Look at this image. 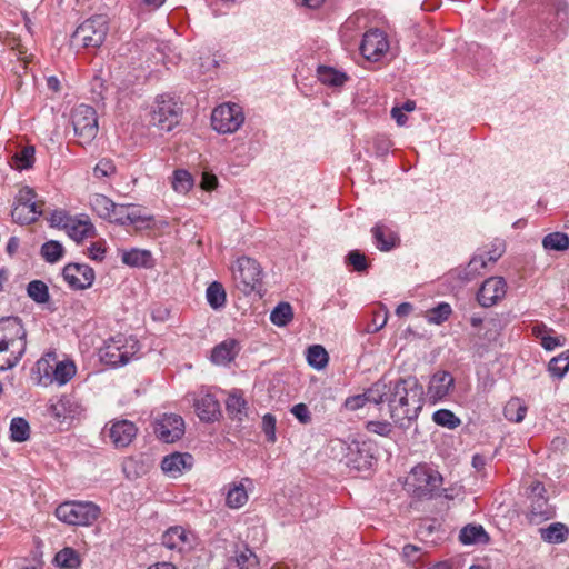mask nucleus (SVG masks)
<instances>
[{
	"label": "nucleus",
	"mask_w": 569,
	"mask_h": 569,
	"mask_svg": "<svg viewBox=\"0 0 569 569\" xmlns=\"http://www.w3.org/2000/svg\"><path fill=\"white\" fill-rule=\"evenodd\" d=\"M423 395V387L415 376L391 381V393L387 402L393 422L408 428L422 409Z\"/></svg>",
	"instance_id": "nucleus-1"
},
{
	"label": "nucleus",
	"mask_w": 569,
	"mask_h": 569,
	"mask_svg": "<svg viewBox=\"0 0 569 569\" xmlns=\"http://www.w3.org/2000/svg\"><path fill=\"white\" fill-rule=\"evenodd\" d=\"M33 372L37 376L38 385L61 387L76 376L77 367L72 360H60L57 352L50 350L36 362Z\"/></svg>",
	"instance_id": "nucleus-2"
},
{
	"label": "nucleus",
	"mask_w": 569,
	"mask_h": 569,
	"mask_svg": "<svg viewBox=\"0 0 569 569\" xmlns=\"http://www.w3.org/2000/svg\"><path fill=\"white\" fill-rule=\"evenodd\" d=\"M141 342L132 335L118 333L104 341L99 350L100 360L111 367H121L139 358Z\"/></svg>",
	"instance_id": "nucleus-3"
},
{
	"label": "nucleus",
	"mask_w": 569,
	"mask_h": 569,
	"mask_svg": "<svg viewBox=\"0 0 569 569\" xmlns=\"http://www.w3.org/2000/svg\"><path fill=\"white\" fill-rule=\"evenodd\" d=\"M442 476L427 463L415 466L405 480L406 491L418 499H432L440 496Z\"/></svg>",
	"instance_id": "nucleus-4"
},
{
	"label": "nucleus",
	"mask_w": 569,
	"mask_h": 569,
	"mask_svg": "<svg viewBox=\"0 0 569 569\" xmlns=\"http://www.w3.org/2000/svg\"><path fill=\"white\" fill-rule=\"evenodd\" d=\"M232 280L236 288L243 295H263V270L260 263L250 257L242 256L231 266Z\"/></svg>",
	"instance_id": "nucleus-5"
},
{
	"label": "nucleus",
	"mask_w": 569,
	"mask_h": 569,
	"mask_svg": "<svg viewBox=\"0 0 569 569\" xmlns=\"http://www.w3.org/2000/svg\"><path fill=\"white\" fill-rule=\"evenodd\" d=\"M44 201L39 199L34 189L22 186L18 189L12 203V220L21 226L36 222L43 212Z\"/></svg>",
	"instance_id": "nucleus-6"
},
{
	"label": "nucleus",
	"mask_w": 569,
	"mask_h": 569,
	"mask_svg": "<svg viewBox=\"0 0 569 569\" xmlns=\"http://www.w3.org/2000/svg\"><path fill=\"white\" fill-rule=\"evenodd\" d=\"M182 106L170 94L156 98L149 112V124L169 132L180 122Z\"/></svg>",
	"instance_id": "nucleus-7"
},
{
	"label": "nucleus",
	"mask_w": 569,
	"mask_h": 569,
	"mask_svg": "<svg viewBox=\"0 0 569 569\" xmlns=\"http://www.w3.org/2000/svg\"><path fill=\"white\" fill-rule=\"evenodd\" d=\"M98 505L91 501H64L54 511L56 517L69 526L89 527L100 516Z\"/></svg>",
	"instance_id": "nucleus-8"
},
{
	"label": "nucleus",
	"mask_w": 569,
	"mask_h": 569,
	"mask_svg": "<svg viewBox=\"0 0 569 569\" xmlns=\"http://www.w3.org/2000/svg\"><path fill=\"white\" fill-rule=\"evenodd\" d=\"M109 32V18L94 14L86 19L72 33V41L86 49H98L106 41Z\"/></svg>",
	"instance_id": "nucleus-9"
},
{
	"label": "nucleus",
	"mask_w": 569,
	"mask_h": 569,
	"mask_svg": "<svg viewBox=\"0 0 569 569\" xmlns=\"http://www.w3.org/2000/svg\"><path fill=\"white\" fill-rule=\"evenodd\" d=\"M542 7L539 21L543 32L562 37L569 27V7L566 0H540Z\"/></svg>",
	"instance_id": "nucleus-10"
},
{
	"label": "nucleus",
	"mask_w": 569,
	"mask_h": 569,
	"mask_svg": "<svg viewBox=\"0 0 569 569\" xmlns=\"http://www.w3.org/2000/svg\"><path fill=\"white\" fill-rule=\"evenodd\" d=\"M243 109L234 102H224L217 106L211 113V126L219 133H233L244 122Z\"/></svg>",
	"instance_id": "nucleus-11"
},
{
	"label": "nucleus",
	"mask_w": 569,
	"mask_h": 569,
	"mask_svg": "<svg viewBox=\"0 0 569 569\" xmlns=\"http://www.w3.org/2000/svg\"><path fill=\"white\" fill-rule=\"evenodd\" d=\"M390 42L385 31L371 28L362 34L359 44L360 54L368 61H381L388 53Z\"/></svg>",
	"instance_id": "nucleus-12"
},
{
	"label": "nucleus",
	"mask_w": 569,
	"mask_h": 569,
	"mask_svg": "<svg viewBox=\"0 0 569 569\" xmlns=\"http://www.w3.org/2000/svg\"><path fill=\"white\" fill-rule=\"evenodd\" d=\"M71 118L74 134L81 139V143L91 142L98 133L96 110L88 104H80L73 109Z\"/></svg>",
	"instance_id": "nucleus-13"
},
{
	"label": "nucleus",
	"mask_w": 569,
	"mask_h": 569,
	"mask_svg": "<svg viewBox=\"0 0 569 569\" xmlns=\"http://www.w3.org/2000/svg\"><path fill=\"white\" fill-rule=\"evenodd\" d=\"M63 280L73 290H84L92 286L96 273L86 263H68L62 269Z\"/></svg>",
	"instance_id": "nucleus-14"
},
{
	"label": "nucleus",
	"mask_w": 569,
	"mask_h": 569,
	"mask_svg": "<svg viewBox=\"0 0 569 569\" xmlns=\"http://www.w3.org/2000/svg\"><path fill=\"white\" fill-rule=\"evenodd\" d=\"M52 417L59 422L79 418L84 408L81 401L73 395H63L50 405Z\"/></svg>",
	"instance_id": "nucleus-15"
},
{
	"label": "nucleus",
	"mask_w": 569,
	"mask_h": 569,
	"mask_svg": "<svg viewBox=\"0 0 569 569\" xmlns=\"http://www.w3.org/2000/svg\"><path fill=\"white\" fill-rule=\"evenodd\" d=\"M157 437L167 443H172L184 433V421L181 416L164 413L154 426Z\"/></svg>",
	"instance_id": "nucleus-16"
},
{
	"label": "nucleus",
	"mask_w": 569,
	"mask_h": 569,
	"mask_svg": "<svg viewBox=\"0 0 569 569\" xmlns=\"http://www.w3.org/2000/svg\"><path fill=\"white\" fill-rule=\"evenodd\" d=\"M507 293V282L502 277L486 279L477 292V300L481 307L489 308L497 305Z\"/></svg>",
	"instance_id": "nucleus-17"
},
{
	"label": "nucleus",
	"mask_w": 569,
	"mask_h": 569,
	"mask_svg": "<svg viewBox=\"0 0 569 569\" xmlns=\"http://www.w3.org/2000/svg\"><path fill=\"white\" fill-rule=\"evenodd\" d=\"M254 489V482L249 477L232 481L224 486L226 506L230 509H240L249 500V492Z\"/></svg>",
	"instance_id": "nucleus-18"
},
{
	"label": "nucleus",
	"mask_w": 569,
	"mask_h": 569,
	"mask_svg": "<svg viewBox=\"0 0 569 569\" xmlns=\"http://www.w3.org/2000/svg\"><path fill=\"white\" fill-rule=\"evenodd\" d=\"M137 427L129 420L112 421L103 429V436L109 437L116 448H124L131 443L137 436Z\"/></svg>",
	"instance_id": "nucleus-19"
},
{
	"label": "nucleus",
	"mask_w": 569,
	"mask_h": 569,
	"mask_svg": "<svg viewBox=\"0 0 569 569\" xmlns=\"http://www.w3.org/2000/svg\"><path fill=\"white\" fill-rule=\"evenodd\" d=\"M453 387V376L448 371L439 370L435 372L429 380L427 397L433 403L442 401L450 395Z\"/></svg>",
	"instance_id": "nucleus-20"
},
{
	"label": "nucleus",
	"mask_w": 569,
	"mask_h": 569,
	"mask_svg": "<svg viewBox=\"0 0 569 569\" xmlns=\"http://www.w3.org/2000/svg\"><path fill=\"white\" fill-rule=\"evenodd\" d=\"M193 406L201 421H214L220 415L219 401L209 392H199L193 398Z\"/></svg>",
	"instance_id": "nucleus-21"
},
{
	"label": "nucleus",
	"mask_w": 569,
	"mask_h": 569,
	"mask_svg": "<svg viewBox=\"0 0 569 569\" xmlns=\"http://www.w3.org/2000/svg\"><path fill=\"white\" fill-rule=\"evenodd\" d=\"M192 465L193 457L190 453L173 452L162 459L161 469L168 477L177 478Z\"/></svg>",
	"instance_id": "nucleus-22"
},
{
	"label": "nucleus",
	"mask_w": 569,
	"mask_h": 569,
	"mask_svg": "<svg viewBox=\"0 0 569 569\" xmlns=\"http://www.w3.org/2000/svg\"><path fill=\"white\" fill-rule=\"evenodd\" d=\"M66 232L72 240L80 243L96 236V227L88 216L79 214L73 216L72 220L67 224Z\"/></svg>",
	"instance_id": "nucleus-23"
},
{
	"label": "nucleus",
	"mask_w": 569,
	"mask_h": 569,
	"mask_svg": "<svg viewBox=\"0 0 569 569\" xmlns=\"http://www.w3.org/2000/svg\"><path fill=\"white\" fill-rule=\"evenodd\" d=\"M367 26V18L362 13L350 16L340 27L339 34L342 43L352 44L358 33Z\"/></svg>",
	"instance_id": "nucleus-24"
},
{
	"label": "nucleus",
	"mask_w": 569,
	"mask_h": 569,
	"mask_svg": "<svg viewBox=\"0 0 569 569\" xmlns=\"http://www.w3.org/2000/svg\"><path fill=\"white\" fill-rule=\"evenodd\" d=\"M371 232L375 244L380 251H390L399 243L398 234L386 224H376Z\"/></svg>",
	"instance_id": "nucleus-25"
},
{
	"label": "nucleus",
	"mask_w": 569,
	"mask_h": 569,
	"mask_svg": "<svg viewBox=\"0 0 569 569\" xmlns=\"http://www.w3.org/2000/svg\"><path fill=\"white\" fill-rule=\"evenodd\" d=\"M122 263L132 268H152V254L147 249L132 248L121 253Z\"/></svg>",
	"instance_id": "nucleus-26"
},
{
	"label": "nucleus",
	"mask_w": 569,
	"mask_h": 569,
	"mask_svg": "<svg viewBox=\"0 0 569 569\" xmlns=\"http://www.w3.org/2000/svg\"><path fill=\"white\" fill-rule=\"evenodd\" d=\"M238 342L234 339L224 340L216 346L211 352V361L216 365H227L238 355Z\"/></svg>",
	"instance_id": "nucleus-27"
},
{
	"label": "nucleus",
	"mask_w": 569,
	"mask_h": 569,
	"mask_svg": "<svg viewBox=\"0 0 569 569\" xmlns=\"http://www.w3.org/2000/svg\"><path fill=\"white\" fill-rule=\"evenodd\" d=\"M317 78L322 84L332 88L342 87L349 79L347 73L329 66H319Z\"/></svg>",
	"instance_id": "nucleus-28"
},
{
	"label": "nucleus",
	"mask_w": 569,
	"mask_h": 569,
	"mask_svg": "<svg viewBox=\"0 0 569 569\" xmlns=\"http://www.w3.org/2000/svg\"><path fill=\"white\" fill-rule=\"evenodd\" d=\"M226 408L233 419L241 421L247 416L248 410L243 392L239 389H233L226 400Z\"/></svg>",
	"instance_id": "nucleus-29"
},
{
	"label": "nucleus",
	"mask_w": 569,
	"mask_h": 569,
	"mask_svg": "<svg viewBox=\"0 0 569 569\" xmlns=\"http://www.w3.org/2000/svg\"><path fill=\"white\" fill-rule=\"evenodd\" d=\"M188 543V532L181 526L170 527L162 535V545L170 550H182Z\"/></svg>",
	"instance_id": "nucleus-30"
},
{
	"label": "nucleus",
	"mask_w": 569,
	"mask_h": 569,
	"mask_svg": "<svg viewBox=\"0 0 569 569\" xmlns=\"http://www.w3.org/2000/svg\"><path fill=\"white\" fill-rule=\"evenodd\" d=\"M36 161V149L33 146H24L17 151L10 159L11 168L22 171L31 169Z\"/></svg>",
	"instance_id": "nucleus-31"
},
{
	"label": "nucleus",
	"mask_w": 569,
	"mask_h": 569,
	"mask_svg": "<svg viewBox=\"0 0 569 569\" xmlns=\"http://www.w3.org/2000/svg\"><path fill=\"white\" fill-rule=\"evenodd\" d=\"M140 219L137 212L130 210V206L114 203V208H112L107 220L120 226H130L138 223Z\"/></svg>",
	"instance_id": "nucleus-32"
},
{
	"label": "nucleus",
	"mask_w": 569,
	"mask_h": 569,
	"mask_svg": "<svg viewBox=\"0 0 569 569\" xmlns=\"http://www.w3.org/2000/svg\"><path fill=\"white\" fill-rule=\"evenodd\" d=\"M539 532L543 541L553 545L565 542L569 535L567 526L561 522H553L548 527L540 528Z\"/></svg>",
	"instance_id": "nucleus-33"
},
{
	"label": "nucleus",
	"mask_w": 569,
	"mask_h": 569,
	"mask_svg": "<svg viewBox=\"0 0 569 569\" xmlns=\"http://www.w3.org/2000/svg\"><path fill=\"white\" fill-rule=\"evenodd\" d=\"M459 540L462 545L486 543L489 536L481 525H467L460 530Z\"/></svg>",
	"instance_id": "nucleus-34"
},
{
	"label": "nucleus",
	"mask_w": 569,
	"mask_h": 569,
	"mask_svg": "<svg viewBox=\"0 0 569 569\" xmlns=\"http://www.w3.org/2000/svg\"><path fill=\"white\" fill-rule=\"evenodd\" d=\"M368 403L380 405L387 401L391 393V382L378 380L365 390Z\"/></svg>",
	"instance_id": "nucleus-35"
},
{
	"label": "nucleus",
	"mask_w": 569,
	"mask_h": 569,
	"mask_svg": "<svg viewBox=\"0 0 569 569\" xmlns=\"http://www.w3.org/2000/svg\"><path fill=\"white\" fill-rule=\"evenodd\" d=\"M528 407L526 402L518 397H513L509 401H507L503 408L505 418L508 421L517 423L521 422L525 419Z\"/></svg>",
	"instance_id": "nucleus-36"
},
{
	"label": "nucleus",
	"mask_w": 569,
	"mask_h": 569,
	"mask_svg": "<svg viewBox=\"0 0 569 569\" xmlns=\"http://www.w3.org/2000/svg\"><path fill=\"white\" fill-rule=\"evenodd\" d=\"M555 515L553 509L548 503V499L545 497H538L531 499L530 506V520L531 521H541L548 520L552 518Z\"/></svg>",
	"instance_id": "nucleus-37"
},
{
	"label": "nucleus",
	"mask_w": 569,
	"mask_h": 569,
	"mask_svg": "<svg viewBox=\"0 0 569 569\" xmlns=\"http://www.w3.org/2000/svg\"><path fill=\"white\" fill-rule=\"evenodd\" d=\"M532 332L540 340L541 346L548 351H552L563 345L562 337L552 336L551 330H549L543 322H541L539 326H536L532 329Z\"/></svg>",
	"instance_id": "nucleus-38"
},
{
	"label": "nucleus",
	"mask_w": 569,
	"mask_h": 569,
	"mask_svg": "<svg viewBox=\"0 0 569 569\" xmlns=\"http://www.w3.org/2000/svg\"><path fill=\"white\" fill-rule=\"evenodd\" d=\"M206 298L209 306L213 309H221L227 301L226 289L219 281L211 282L206 290Z\"/></svg>",
	"instance_id": "nucleus-39"
},
{
	"label": "nucleus",
	"mask_w": 569,
	"mask_h": 569,
	"mask_svg": "<svg viewBox=\"0 0 569 569\" xmlns=\"http://www.w3.org/2000/svg\"><path fill=\"white\" fill-rule=\"evenodd\" d=\"M306 357H307L308 365L316 370L325 369L329 361L328 352L320 345L310 346L307 349Z\"/></svg>",
	"instance_id": "nucleus-40"
},
{
	"label": "nucleus",
	"mask_w": 569,
	"mask_h": 569,
	"mask_svg": "<svg viewBox=\"0 0 569 569\" xmlns=\"http://www.w3.org/2000/svg\"><path fill=\"white\" fill-rule=\"evenodd\" d=\"M489 261L485 257V253H480L479 250L473 254V257L468 262L467 267L463 270V278L466 280H471L475 277L482 273V271L487 270L489 267Z\"/></svg>",
	"instance_id": "nucleus-41"
},
{
	"label": "nucleus",
	"mask_w": 569,
	"mask_h": 569,
	"mask_svg": "<svg viewBox=\"0 0 569 569\" xmlns=\"http://www.w3.org/2000/svg\"><path fill=\"white\" fill-rule=\"evenodd\" d=\"M57 566L67 569H77L81 565L80 555L72 548L66 547L54 557Z\"/></svg>",
	"instance_id": "nucleus-42"
},
{
	"label": "nucleus",
	"mask_w": 569,
	"mask_h": 569,
	"mask_svg": "<svg viewBox=\"0 0 569 569\" xmlns=\"http://www.w3.org/2000/svg\"><path fill=\"white\" fill-rule=\"evenodd\" d=\"M542 246L547 251H566L569 249V237L563 232H551L543 237Z\"/></svg>",
	"instance_id": "nucleus-43"
},
{
	"label": "nucleus",
	"mask_w": 569,
	"mask_h": 569,
	"mask_svg": "<svg viewBox=\"0 0 569 569\" xmlns=\"http://www.w3.org/2000/svg\"><path fill=\"white\" fill-rule=\"evenodd\" d=\"M171 186L176 192L186 194L193 187V178L191 173L184 169L174 170Z\"/></svg>",
	"instance_id": "nucleus-44"
},
{
	"label": "nucleus",
	"mask_w": 569,
	"mask_h": 569,
	"mask_svg": "<svg viewBox=\"0 0 569 569\" xmlns=\"http://www.w3.org/2000/svg\"><path fill=\"white\" fill-rule=\"evenodd\" d=\"M90 206L100 218L107 220L114 208V202L104 194L96 193L90 198Z\"/></svg>",
	"instance_id": "nucleus-45"
},
{
	"label": "nucleus",
	"mask_w": 569,
	"mask_h": 569,
	"mask_svg": "<svg viewBox=\"0 0 569 569\" xmlns=\"http://www.w3.org/2000/svg\"><path fill=\"white\" fill-rule=\"evenodd\" d=\"M548 371L555 378L561 379L569 371V351L561 352L553 357L548 365Z\"/></svg>",
	"instance_id": "nucleus-46"
},
{
	"label": "nucleus",
	"mask_w": 569,
	"mask_h": 569,
	"mask_svg": "<svg viewBox=\"0 0 569 569\" xmlns=\"http://www.w3.org/2000/svg\"><path fill=\"white\" fill-rule=\"evenodd\" d=\"M41 256L49 263H56L62 259L64 254L63 246L56 240H49L41 246Z\"/></svg>",
	"instance_id": "nucleus-47"
},
{
	"label": "nucleus",
	"mask_w": 569,
	"mask_h": 569,
	"mask_svg": "<svg viewBox=\"0 0 569 569\" xmlns=\"http://www.w3.org/2000/svg\"><path fill=\"white\" fill-rule=\"evenodd\" d=\"M234 561L239 569H257L259 566L257 555L248 547L236 551Z\"/></svg>",
	"instance_id": "nucleus-48"
},
{
	"label": "nucleus",
	"mask_w": 569,
	"mask_h": 569,
	"mask_svg": "<svg viewBox=\"0 0 569 569\" xmlns=\"http://www.w3.org/2000/svg\"><path fill=\"white\" fill-rule=\"evenodd\" d=\"M30 436V427L26 419L17 417L10 422V438L16 442H23Z\"/></svg>",
	"instance_id": "nucleus-49"
},
{
	"label": "nucleus",
	"mask_w": 569,
	"mask_h": 569,
	"mask_svg": "<svg viewBox=\"0 0 569 569\" xmlns=\"http://www.w3.org/2000/svg\"><path fill=\"white\" fill-rule=\"evenodd\" d=\"M27 293L38 303H46L50 298L48 286L41 280L30 281L27 286Z\"/></svg>",
	"instance_id": "nucleus-50"
},
{
	"label": "nucleus",
	"mask_w": 569,
	"mask_h": 569,
	"mask_svg": "<svg viewBox=\"0 0 569 569\" xmlns=\"http://www.w3.org/2000/svg\"><path fill=\"white\" fill-rule=\"evenodd\" d=\"M432 420L438 426L446 427L449 429H455L461 423L460 419L448 409L437 410L432 416Z\"/></svg>",
	"instance_id": "nucleus-51"
},
{
	"label": "nucleus",
	"mask_w": 569,
	"mask_h": 569,
	"mask_svg": "<svg viewBox=\"0 0 569 569\" xmlns=\"http://www.w3.org/2000/svg\"><path fill=\"white\" fill-rule=\"evenodd\" d=\"M505 251L506 243L502 239H495L488 244V247L479 250L480 253H485V257L490 264L496 263L498 259L505 253Z\"/></svg>",
	"instance_id": "nucleus-52"
},
{
	"label": "nucleus",
	"mask_w": 569,
	"mask_h": 569,
	"mask_svg": "<svg viewBox=\"0 0 569 569\" xmlns=\"http://www.w3.org/2000/svg\"><path fill=\"white\" fill-rule=\"evenodd\" d=\"M346 263L348 266H352L353 270L357 272L366 271L368 268V262L366 256L359 250H351L346 256Z\"/></svg>",
	"instance_id": "nucleus-53"
},
{
	"label": "nucleus",
	"mask_w": 569,
	"mask_h": 569,
	"mask_svg": "<svg viewBox=\"0 0 569 569\" xmlns=\"http://www.w3.org/2000/svg\"><path fill=\"white\" fill-rule=\"evenodd\" d=\"M452 312L451 306L447 302H439L427 312V320H448Z\"/></svg>",
	"instance_id": "nucleus-54"
},
{
	"label": "nucleus",
	"mask_w": 569,
	"mask_h": 569,
	"mask_svg": "<svg viewBox=\"0 0 569 569\" xmlns=\"http://www.w3.org/2000/svg\"><path fill=\"white\" fill-rule=\"evenodd\" d=\"M293 309L289 302H279L270 313V320H292Z\"/></svg>",
	"instance_id": "nucleus-55"
},
{
	"label": "nucleus",
	"mask_w": 569,
	"mask_h": 569,
	"mask_svg": "<svg viewBox=\"0 0 569 569\" xmlns=\"http://www.w3.org/2000/svg\"><path fill=\"white\" fill-rule=\"evenodd\" d=\"M73 216H70L64 210H54L51 212L49 222L51 227L63 229L66 231L67 224L72 220Z\"/></svg>",
	"instance_id": "nucleus-56"
},
{
	"label": "nucleus",
	"mask_w": 569,
	"mask_h": 569,
	"mask_svg": "<svg viewBox=\"0 0 569 569\" xmlns=\"http://www.w3.org/2000/svg\"><path fill=\"white\" fill-rule=\"evenodd\" d=\"M366 429L369 432H372V433H376V435H379L382 437H388L392 431V426L390 422L385 421V420L383 421L372 420V421H368L366 423Z\"/></svg>",
	"instance_id": "nucleus-57"
},
{
	"label": "nucleus",
	"mask_w": 569,
	"mask_h": 569,
	"mask_svg": "<svg viewBox=\"0 0 569 569\" xmlns=\"http://www.w3.org/2000/svg\"><path fill=\"white\" fill-rule=\"evenodd\" d=\"M116 171V167L110 159H101L93 168V174L97 178L110 177Z\"/></svg>",
	"instance_id": "nucleus-58"
},
{
	"label": "nucleus",
	"mask_w": 569,
	"mask_h": 569,
	"mask_svg": "<svg viewBox=\"0 0 569 569\" xmlns=\"http://www.w3.org/2000/svg\"><path fill=\"white\" fill-rule=\"evenodd\" d=\"M368 403L365 391L359 395L350 396L345 400V408L350 411L363 408Z\"/></svg>",
	"instance_id": "nucleus-59"
},
{
	"label": "nucleus",
	"mask_w": 569,
	"mask_h": 569,
	"mask_svg": "<svg viewBox=\"0 0 569 569\" xmlns=\"http://www.w3.org/2000/svg\"><path fill=\"white\" fill-rule=\"evenodd\" d=\"M262 429L268 438V441H276V418L271 413H267L262 418Z\"/></svg>",
	"instance_id": "nucleus-60"
},
{
	"label": "nucleus",
	"mask_w": 569,
	"mask_h": 569,
	"mask_svg": "<svg viewBox=\"0 0 569 569\" xmlns=\"http://www.w3.org/2000/svg\"><path fill=\"white\" fill-rule=\"evenodd\" d=\"M291 413L295 416V418L299 422H301L303 425H307V423H309L311 421L310 410H309V408L305 403L295 405L291 408Z\"/></svg>",
	"instance_id": "nucleus-61"
},
{
	"label": "nucleus",
	"mask_w": 569,
	"mask_h": 569,
	"mask_svg": "<svg viewBox=\"0 0 569 569\" xmlns=\"http://www.w3.org/2000/svg\"><path fill=\"white\" fill-rule=\"evenodd\" d=\"M421 549L415 545H406L402 548V557L408 563H417L420 560Z\"/></svg>",
	"instance_id": "nucleus-62"
},
{
	"label": "nucleus",
	"mask_w": 569,
	"mask_h": 569,
	"mask_svg": "<svg viewBox=\"0 0 569 569\" xmlns=\"http://www.w3.org/2000/svg\"><path fill=\"white\" fill-rule=\"evenodd\" d=\"M106 248L102 242H93L88 248V256L96 261H102L104 259Z\"/></svg>",
	"instance_id": "nucleus-63"
},
{
	"label": "nucleus",
	"mask_w": 569,
	"mask_h": 569,
	"mask_svg": "<svg viewBox=\"0 0 569 569\" xmlns=\"http://www.w3.org/2000/svg\"><path fill=\"white\" fill-rule=\"evenodd\" d=\"M375 147H376V153L380 157H383L386 156L389 150L391 149L392 147V143L389 139L387 138H383V137H378L376 140H375Z\"/></svg>",
	"instance_id": "nucleus-64"
}]
</instances>
